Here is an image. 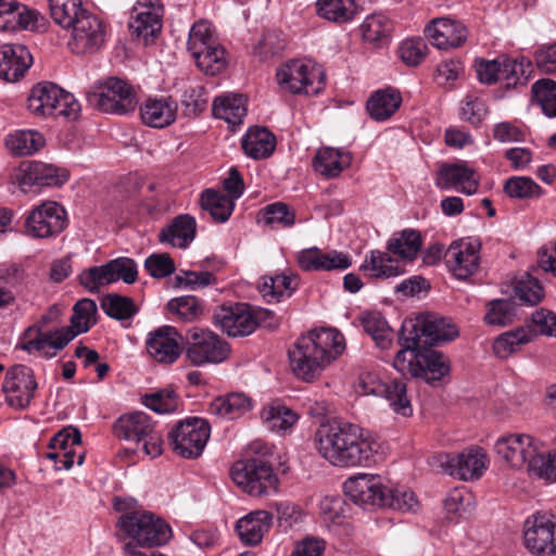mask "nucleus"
Instances as JSON below:
<instances>
[{
  "label": "nucleus",
  "mask_w": 556,
  "mask_h": 556,
  "mask_svg": "<svg viewBox=\"0 0 556 556\" xmlns=\"http://www.w3.org/2000/svg\"><path fill=\"white\" fill-rule=\"evenodd\" d=\"M186 356L195 366L222 363L230 354V345L218 334L200 328L186 332Z\"/></svg>",
  "instance_id": "obj_15"
},
{
  "label": "nucleus",
  "mask_w": 556,
  "mask_h": 556,
  "mask_svg": "<svg viewBox=\"0 0 556 556\" xmlns=\"http://www.w3.org/2000/svg\"><path fill=\"white\" fill-rule=\"evenodd\" d=\"M211 435V426L200 417L179 421L168 433L173 451L182 458L194 459L202 455Z\"/></svg>",
  "instance_id": "obj_13"
},
{
  "label": "nucleus",
  "mask_w": 556,
  "mask_h": 556,
  "mask_svg": "<svg viewBox=\"0 0 556 556\" xmlns=\"http://www.w3.org/2000/svg\"><path fill=\"white\" fill-rule=\"evenodd\" d=\"M344 166L342 153L333 148L319 149L313 160L314 169L327 178L339 176Z\"/></svg>",
  "instance_id": "obj_51"
},
{
  "label": "nucleus",
  "mask_w": 556,
  "mask_h": 556,
  "mask_svg": "<svg viewBox=\"0 0 556 556\" xmlns=\"http://www.w3.org/2000/svg\"><path fill=\"white\" fill-rule=\"evenodd\" d=\"M299 286V276L293 271L282 273L271 277H264V281L260 288L263 296L270 302H279L280 298L287 294L291 296Z\"/></svg>",
  "instance_id": "obj_42"
},
{
  "label": "nucleus",
  "mask_w": 556,
  "mask_h": 556,
  "mask_svg": "<svg viewBox=\"0 0 556 556\" xmlns=\"http://www.w3.org/2000/svg\"><path fill=\"white\" fill-rule=\"evenodd\" d=\"M27 109L37 116H65L76 118L80 104L70 92L52 83L33 87L27 98Z\"/></svg>",
  "instance_id": "obj_9"
},
{
  "label": "nucleus",
  "mask_w": 556,
  "mask_h": 556,
  "mask_svg": "<svg viewBox=\"0 0 556 556\" xmlns=\"http://www.w3.org/2000/svg\"><path fill=\"white\" fill-rule=\"evenodd\" d=\"M43 136L36 130H22L11 135L7 141L9 148L18 155H30L45 146Z\"/></svg>",
  "instance_id": "obj_53"
},
{
  "label": "nucleus",
  "mask_w": 556,
  "mask_h": 556,
  "mask_svg": "<svg viewBox=\"0 0 556 556\" xmlns=\"http://www.w3.org/2000/svg\"><path fill=\"white\" fill-rule=\"evenodd\" d=\"M256 317L252 315V305L236 303L218 306L213 314V321L228 337H247L257 328Z\"/></svg>",
  "instance_id": "obj_19"
},
{
  "label": "nucleus",
  "mask_w": 556,
  "mask_h": 556,
  "mask_svg": "<svg viewBox=\"0 0 556 556\" xmlns=\"http://www.w3.org/2000/svg\"><path fill=\"white\" fill-rule=\"evenodd\" d=\"M514 292L523 304L535 305L544 296V289L538 278L530 273H525L515 281Z\"/></svg>",
  "instance_id": "obj_55"
},
{
  "label": "nucleus",
  "mask_w": 556,
  "mask_h": 556,
  "mask_svg": "<svg viewBox=\"0 0 556 556\" xmlns=\"http://www.w3.org/2000/svg\"><path fill=\"white\" fill-rule=\"evenodd\" d=\"M174 287L186 288L189 290H198L208 286L216 285V276L207 270L194 271V270H180L174 280Z\"/></svg>",
  "instance_id": "obj_62"
},
{
  "label": "nucleus",
  "mask_w": 556,
  "mask_h": 556,
  "mask_svg": "<svg viewBox=\"0 0 556 556\" xmlns=\"http://www.w3.org/2000/svg\"><path fill=\"white\" fill-rule=\"evenodd\" d=\"M345 350L343 334L337 329L323 328L299 338L288 356L293 374L303 381L315 380L324 368Z\"/></svg>",
  "instance_id": "obj_2"
},
{
  "label": "nucleus",
  "mask_w": 556,
  "mask_h": 556,
  "mask_svg": "<svg viewBox=\"0 0 556 556\" xmlns=\"http://www.w3.org/2000/svg\"><path fill=\"white\" fill-rule=\"evenodd\" d=\"M384 486L377 476L358 473L343 483V491L355 504L380 506Z\"/></svg>",
  "instance_id": "obj_27"
},
{
  "label": "nucleus",
  "mask_w": 556,
  "mask_h": 556,
  "mask_svg": "<svg viewBox=\"0 0 556 556\" xmlns=\"http://www.w3.org/2000/svg\"><path fill=\"white\" fill-rule=\"evenodd\" d=\"M163 5L159 0H142L132 10L129 29L131 35L148 46L162 30Z\"/></svg>",
  "instance_id": "obj_21"
},
{
  "label": "nucleus",
  "mask_w": 556,
  "mask_h": 556,
  "mask_svg": "<svg viewBox=\"0 0 556 556\" xmlns=\"http://www.w3.org/2000/svg\"><path fill=\"white\" fill-rule=\"evenodd\" d=\"M67 226V213L55 201H43L34 206L25 219V232L35 239L56 238Z\"/></svg>",
  "instance_id": "obj_14"
},
{
  "label": "nucleus",
  "mask_w": 556,
  "mask_h": 556,
  "mask_svg": "<svg viewBox=\"0 0 556 556\" xmlns=\"http://www.w3.org/2000/svg\"><path fill=\"white\" fill-rule=\"evenodd\" d=\"M252 408V401L244 393L231 392L214 399L208 406L212 415L236 419L243 416Z\"/></svg>",
  "instance_id": "obj_39"
},
{
  "label": "nucleus",
  "mask_w": 556,
  "mask_h": 556,
  "mask_svg": "<svg viewBox=\"0 0 556 556\" xmlns=\"http://www.w3.org/2000/svg\"><path fill=\"white\" fill-rule=\"evenodd\" d=\"M197 223L194 217L182 214L175 217L170 225L163 228L159 235L160 242L170 243L174 247L187 248L194 239Z\"/></svg>",
  "instance_id": "obj_36"
},
{
  "label": "nucleus",
  "mask_w": 556,
  "mask_h": 556,
  "mask_svg": "<svg viewBox=\"0 0 556 556\" xmlns=\"http://www.w3.org/2000/svg\"><path fill=\"white\" fill-rule=\"evenodd\" d=\"M38 383L34 370L23 364L11 366L2 383L5 403L14 409H26L35 397Z\"/></svg>",
  "instance_id": "obj_17"
},
{
  "label": "nucleus",
  "mask_w": 556,
  "mask_h": 556,
  "mask_svg": "<svg viewBox=\"0 0 556 556\" xmlns=\"http://www.w3.org/2000/svg\"><path fill=\"white\" fill-rule=\"evenodd\" d=\"M359 28L365 42L382 48L390 42L393 22L382 13H374L364 20Z\"/></svg>",
  "instance_id": "obj_38"
},
{
  "label": "nucleus",
  "mask_w": 556,
  "mask_h": 556,
  "mask_svg": "<svg viewBox=\"0 0 556 556\" xmlns=\"http://www.w3.org/2000/svg\"><path fill=\"white\" fill-rule=\"evenodd\" d=\"M70 178V173L65 168L56 167L38 161H24L18 166L15 179L23 191H27L34 186L38 187H60Z\"/></svg>",
  "instance_id": "obj_20"
},
{
  "label": "nucleus",
  "mask_w": 556,
  "mask_h": 556,
  "mask_svg": "<svg viewBox=\"0 0 556 556\" xmlns=\"http://www.w3.org/2000/svg\"><path fill=\"white\" fill-rule=\"evenodd\" d=\"M200 205L202 210L210 213L215 222L225 223L232 214L235 201L225 193L206 189L201 193Z\"/></svg>",
  "instance_id": "obj_43"
},
{
  "label": "nucleus",
  "mask_w": 556,
  "mask_h": 556,
  "mask_svg": "<svg viewBox=\"0 0 556 556\" xmlns=\"http://www.w3.org/2000/svg\"><path fill=\"white\" fill-rule=\"evenodd\" d=\"M113 433L119 440L142 442L146 455L156 457L162 454V435L155 429L151 417L143 412L122 415L113 424Z\"/></svg>",
  "instance_id": "obj_11"
},
{
  "label": "nucleus",
  "mask_w": 556,
  "mask_h": 556,
  "mask_svg": "<svg viewBox=\"0 0 556 556\" xmlns=\"http://www.w3.org/2000/svg\"><path fill=\"white\" fill-rule=\"evenodd\" d=\"M276 137L265 127L250 128L242 139L244 153L254 159L269 157L276 149Z\"/></svg>",
  "instance_id": "obj_37"
},
{
  "label": "nucleus",
  "mask_w": 556,
  "mask_h": 556,
  "mask_svg": "<svg viewBox=\"0 0 556 556\" xmlns=\"http://www.w3.org/2000/svg\"><path fill=\"white\" fill-rule=\"evenodd\" d=\"M261 417L267 429L277 433H286L299 418L292 409L279 404L265 406Z\"/></svg>",
  "instance_id": "obj_45"
},
{
  "label": "nucleus",
  "mask_w": 556,
  "mask_h": 556,
  "mask_svg": "<svg viewBox=\"0 0 556 556\" xmlns=\"http://www.w3.org/2000/svg\"><path fill=\"white\" fill-rule=\"evenodd\" d=\"M314 445L324 459L339 468L370 466L378 447L359 426L337 420L317 429Z\"/></svg>",
  "instance_id": "obj_1"
},
{
  "label": "nucleus",
  "mask_w": 556,
  "mask_h": 556,
  "mask_svg": "<svg viewBox=\"0 0 556 556\" xmlns=\"http://www.w3.org/2000/svg\"><path fill=\"white\" fill-rule=\"evenodd\" d=\"M422 245L421 233L416 229H404L395 232L387 243V252L370 251L361 266L362 270L370 271L374 278H391L404 273V264L393 258L390 253L402 260L416 258Z\"/></svg>",
  "instance_id": "obj_4"
},
{
  "label": "nucleus",
  "mask_w": 556,
  "mask_h": 556,
  "mask_svg": "<svg viewBox=\"0 0 556 556\" xmlns=\"http://www.w3.org/2000/svg\"><path fill=\"white\" fill-rule=\"evenodd\" d=\"M425 34L434 47L445 50L460 47L466 41L468 31L458 21L439 17L431 21Z\"/></svg>",
  "instance_id": "obj_28"
},
{
  "label": "nucleus",
  "mask_w": 556,
  "mask_h": 556,
  "mask_svg": "<svg viewBox=\"0 0 556 556\" xmlns=\"http://www.w3.org/2000/svg\"><path fill=\"white\" fill-rule=\"evenodd\" d=\"M167 309L184 321H192L203 312L200 300L193 295H184L169 300Z\"/></svg>",
  "instance_id": "obj_59"
},
{
  "label": "nucleus",
  "mask_w": 556,
  "mask_h": 556,
  "mask_svg": "<svg viewBox=\"0 0 556 556\" xmlns=\"http://www.w3.org/2000/svg\"><path fill=\"white\" fill-rule=\"evenodd\" d=\"M277 80L292 93L317 94L325 87L326 74L320 65L293 60L280 68Z\"/></svg>",
  "instance_id": "obj_16"
},
{
  "label": "nucleus",
  "mask_w": 556,
  "mask_h": 556,
  "mask_svg": "<svg viewBox=\"0 0 556 556\" xmlns=\"http://www.w3.org/2000/svg\"><path fill=\"white\" fill-rule=\"evenodd\" d=\"M359 387L365 395L382 396L388 400L396 414L404 417L412 415L413 409L407 396L406 383L402 379L383 382L378 376L366 374L362 376Z\"/></svg>",
  "instance_id": "obj_18"
},
{
  "label": "nucleus",
  "mask_w": 556,
  "mask_h": 556,
  "mask_svg": "<svg viewBox=\"0 0 556 556\" xmlns=\"http://www.w3.org/2000/svg\"><path fill=\"white\" fill-rule=\"evenodd\" d=\"M260 456L249 457L238 460L231 467V478L233 482L245 493L252 496H265L276 493L279 480L274 472L271 464L265 458L270 454L267 445L256 447Z\"/></svg>",
  "instance_id": "obj_5"
},
{
  "label": "nucleus",
  "mask_w": 556,
  "mask_h": 556,
  "mask_svg": "<svg viewBox=\"0 0 556 556\" xmlns=\"http://www.w3.org/2000/svg\"><path fill=\"white\" fill-rule=\"evenodd\" d=\"M379 507H389L401 511H416L419 503L415 493L405 486H384Z\"/></svg>",
  "instance_id": "obj_50"
},
{
  "label": "nucleus",
  "mask_w": 556,
  "mask_h": 556,
  "mask_svg": "<svg viewBox=\"0 0 556 556\" xmlns=\"http://www.w3.org/2000/svg\"><path fill=\"white\" fill-rule=\"evenodd\" d=\"M418 336V345L432 348L455 340L458 334L457 326L452 319L434 314L422 315L415 320H404L399 337Z\"/></svg>",
  "instance_id": "obj_12"
},
{
  "label": "nucleus",
  "mask_w": 556,
  "mask_h": 556,
  "mask_svg": "<svg viewBox=\"0 0 556 556\" xmlns=\"http://www.w3.org/2000/svg\"><path fill=\"white\" fill-rule=\"evenodd\" d=\"M317 7L321 17L336 23L351 21L357 9L354 0H318Z\"/></svg>",
  "instance_id": "obj_49"
},
{
  "label": "nucleus",
  "mask_w": 556,
  "mask_h": 556,
  "mask_svg": "<svg viewBox=\"0 0 556 556\" xmlns=\"http://www.w3.org/2000/svg\"><path fill=\"white\" fill-rule=\"evenodd\" d=\"M486 454L481 447H471L457 455L445 454L441 467L453 477L469 481L479 479L486 469Z\"/></svg>",
  "instance_id": "obj_24"
},
{
  "label": "nucleus",
  "mask_w": 556,
  "mask_h": 556,
  "mask_svg": "<svg viewBox=\"0 0 556 556\" xmlns=\"http://www.w3.org/2000/svg\"><path fill=\"white\" fill-rule=\"evenodd\" d=\"M529 472L540 479L556 482V450L540 453L538 448L534 458L529 463Z\"/></svg>",
  "instance_id": "obj_63"
},
{
  "label": "nucleus",
  "mask_w": 556,
  "mask_h": 556,
  "mask_svg": "<svg viewBox=\"0 0 556 556\" xmlns=\"http://www.w3.org/2000/svg\"><path fill=\"white\" fill-rule=\"evenodd\" d=\"M296 261L301 269L305 271L344 270L352 265V260L348 254L336 250L325 253L316 247L300 251Z\"/></svg>",
  "instance_id": "obj_30"
},
{
  "label": "nucleus",
  "mask_w": 556,
  "mask_h": 556,
  "mask_svg": "<svg viewBox=\"0 0 556 556\" xmlns=\"http://www.w3.org/2000/svg\"><path fill=\"white\" fill-rule=\"evenodd\" d=\"M401 103V93L393 88H387L374 92L367 101L366 109L371 118L382 122L390 118Z\"/></svg>",
  "instance_id": "obj_40"
},
{
  "label": "nucleus",
  "mask_w": 556,
  "mask_h": 556,
  "mask_svg": "<svg viewBox=\"0 0 556 556\" xmlns=\"http://www.w3.org/2000/svg\"><path fill=\"white\" fill-rule=\"evenodd\" d=\"M538 447L535 439L527 434L502 437L494 445L496 454L509 466L515 468L527 466L528 469Z\"/></svg>",
  "instance_id": "obj_25"
},
{
  "label": "nucleus",
  "mask_w": 556,
  "mask_h": 556,
  "mask_svg": "<svg viewBox=\"0 0 556 556\" xmlns=\"http://www.w3.org/2000/svg\"><path fill=\"white\" fill-rule=\"evenodd\" d=\"M258 222L273 229L289 228L295 223V214L286 203L275 202L260 211Z\"/></svg>",
  "instance_id": "obj_48"
},
{
  "label": "nucleus",
  "mask_w": 556,
  "mask_h": 556,
  "mask_svg": "<svg viewBox=\"0 0 556 556\" xmlns=\"http://www.w3.org/2000/svg\"><path fill=\"white\" fill-rule=\"evenodd\" d=\"M480 243L477 241L454 242L446 251L445 257L450 269L456 278L467 279L479 267Z\"/></svg>",
  "instance_id": "obj_29"
},
{
  "label": "nucleus",
  "mask_w": 556,
  "mask_h": 556,
  "mask_svg": "<svg viewBox=\"0 0 556 556\" xmlns=\"http://www.w3.org/2000/svg\"><path fill=\"white\" fill-rule=\"evenodd\" d=\"M501 79L505 80L506 88L525 85L528 80V68L531 62L526 58L515 60L508 56H501Z\"/></svg>",
  "instance_id": "obj_52"
},
{
  "label": "nucleus",
  "mask_w": 556,
  "mask_h": 556,
  "mask_svg": "<svg viewBox=\"0 0 556 556\" xmlns=\"http://www.w3.org/2000/svg\"><path fill=\"white\" fill-rule=\"evenodd\" d=\"M553 518L547 515H535L527 519L523 543L532 554L556 555V521Z\"/></svg>",
  "instance_id": "obj_22"
},
{
  "label": "nucleus",
  "mask_w": 556,
  "mask_h": 556,
  "mask_svg": "<svg viewBox=\"0 0 556 556\" xmlns=\"http://www.w3.org/2000/svg\"><path fill=\"white\" fill-rule=\"evenodd\" d=\"M361 324L364 331L372 338L378 348L383 350L390 348L393 331L380 313L368 312L364 314Z\"/></svg>",
  "instance_id": "obj_46"
},
{
  "label": "nucleus",
  "mask_w": 556,
  "mask_h": 556,
  "mask_svg": "<svg viewBox=\"0 0 556 556\" xmlns=\"http://www.w3.org/2000/svg\"><path fill=\"white\" fill-rule=\"evenodd\" d=\"M79 283L90 293L100 292L101 288L113 281L110 262L101 266L84 269L78 276Z\"/></svg>",
  "instance_id": "obj_56"
},
{
  "label": "nucleus",
  "mask_w": 556,
  "mask_h": 556,
  "mask_svg": "<svg viewBox=\"0 0 556 556\" xmlns=\"http://www.w3.org/2000/svg\"><path fill=\"white\" fill-rule=\"evenodd\" d=\"M51 17L65 29L75 26L80 17L90 13L83 8L81 0H49Z\"/></svg>",
  "instance_id": "obj_44"
},
{
  "label": "nucleus",
  "mask_w": 556,
  "mask_h": 556,
  "mask_svg": "<svg viewBox=\"0 0 556 556\" xmlns=\"http://www.w3.org/2000/svg\"><path fill=\"white\" fill-rule=\"evenodd\" d=\"M177 103L170 97L149 98L140 106L142 122L153 128H164L175 122Z\"/></svg>",
  "instance_id": "obj_35"
},
{
  "label": "nucleus",
  "mask_w": 556,
  "mask_h": 556,
  "mask_svg": "<svg viewBox=\"0 0 556 556\" xmlns=\"http://www.w3.org/2000/svg\"><path fill=\"white\" fill-rule=\"evenodd\" d=\"M97 304L91 299H81L73 307V315L71 316V325L56 329V337L52 339L48 333L45 337H39L38 340L29 341L25 349L37 350L46 358H52L55 353L46 351V348L54 350H63L75 337L80 333H86L96 324Z\"/></svg>",
  "instance_id": "obj_7"
},
{
  "label": "nucleus",
  "mask_w": 556,
  "mask_h": 556,
  "mask_svg": "<svg viewBox=\"0 0 556 556\" xmlns=\"http://www.w3.org/2000/svg\"><path fill=\"white\" fill-rule=\"evenodd\" d=\"M71 30V39L67 45L75 54L96 52L105 41V26L91 12L80 17V21Z\"/></svg>",
  "instance_id": "obj_23"
},
{
  "label": "nucleus",
  "mask_w": 556,
  "mask_h": 556,
  "mask_svg": "<svg viewBox=\"0 0 556 556\" xmlns=\"http://www.w3.org/2000/svg\"><path fill=\"white\" fill-rule=\"evenodd\" d=\"M31 63V54L23 45H3L0 48V78L5 81L20 80Z\"/></svg>",
  "instance_id": "obj_31"
},
{
  "label": "nucleus",
  "mask_w": 556,
  "mask_h": 556,
  "mask_svg": "<svg viewBox=\"0 0 556 556\" xmlns=\"http://www.w3.org/2000/svg\"><path fill=\"white\" fill-rule=\"evenodd\" d=\"M118 541L129 539L141 547L153 548L166 544L172 538V529L161 517L143 509L132 517L116 521Z\"/></svg>",
  "instance_id": "obj_6"
},
{
  "label": "nucleus",
  "mask_w": 556,
  "mask_h": 556,
  "mask_svg": "<svg viewBox=\"0 0 556 556\" xmlns=\"http://www.w3.org/2000/svg\"><path fill=\"white\" fill-rule=\"evenodd\" d=\"M438 186L444 189L460 187L463 193L471 195L477 192L479 182L473 169L466 163H457L441 166Z\"/></svg>",
  "instance_id": "obj_34"
},
{
  "label": "nucleus",
  "mask_w": 556,
  "mask_h": 556,
  "mask_svg": "<svg viewBox=\"0 0 556 556\" xmlns=\"http://www.w3.org/2000/svg\"><path fill=\"white\" fill-rule=\"evenodd\" d=\"M533 99L541 105L543 113L548 117L556 116V81L542 78L532 85Z\"/></svg>",
  "instance_id": "obj_54"
},
{
  "label": "nucleus",
  "mask_w": 556,
  "mask_h": 556,
  "mask_svg": "<svg viewBox=\"0 0 556 556\" xmlns=\"http://www.w3.org/2000/svg\"><path fill=\"white\" fill-rule=\"evenodd\" d=\"M273 525V515L267 510H254L240 518L236 532L240 541L250 546L260 544Z\"/></svg>",
  "instance_id": "obj_33"
},
{
  "label": "nucleus",
  "mask_w": 556,
  "mask_h": 556,
  "mask_svg": "<svg viewBox=\"0 0 556 556\" xmlns=\"http://www.w3.org/2000/svg\"><path fill=\"white\" fill-rule=\"evenodd\" d=\"M207 102L206 89L201 85L186 89L181 99L184 113L187 116H197L201 114L206 109Z\"/></svg>",
  "instance_id": "obj_64"
},
{
  "label": "nucleus",
  "mask_w": 556,
  "mask_h": 556,
  "mask_svg": "<svg viewBox=\"0 0 556 556\" xmlns=\"http://www.w3.org/2000/svg\"><path fill=\"white\" fill-rule=\"evenodd\" d=\"M531 340L532 330L528 328L521 327L514 331H507L496 338L493 343V352L500 358H507Z\"/></svg>",
  "instance_id": "obj_47"
},
{
  "label": "nucleus",
  "mask_w": 556,
  "mask_h": 556,
  "mask_svg": "<svg viewBox=\"0 0 556 556\" xmlns=\"http://www.w3.org/2000/svg\"><path fill=\"white\" fill-rule=\"evenodd\" d=\"M245 101L242 94L217 97L212 105L213 115L225 119L231 126L240 125L247 114Z\"/></svg>",
  "instance_id": "obj_41"
},
{
  "label": "nucleus",
  "mask_w": 556,
  "mask_h": 556,
  "mask_svg": "<svg viewBox=\"0 0 556 556\" xmlns=\"http://www.w3.org/2000/svg\"><path fill=\"white\" fill-rule=\"evenodd\" d=\"M39 13L16 0H0V30L35 29Z\"/></svg>",
  "instance_id": "obj_32"
},
{
  "label": "nucleus",
  "mask_w": 556,
  "mask_h": 556,
  "mask_svg": "<svg viewBox=\"0 0 556 556\" xmlns=\"http://www.w3.org/2000/svg\"><path fill=\"white\" fill-rule=\"evenodd\" d=\"M104 313L117 320L131 318L137 313V306L132 299L119 294H108L101 301Z\"/></svg>",
  "instance_id": "obj_57"
},
{
  "label": "nucleus",
  "mask_w": 556,
  "mask_h": 556,
  "mask_svg": "<svg viewBox=\"0 0 556 556\" xmlns=\"http://www.w3.org/2000/svg\"><path fill=\"white\" fill-rule=\"evenodd\" d=\"M86 99L89 105L99 111L121 115L132 112L138 103L134 88L117 77L99 81L87 92Z\"/></svg>",
  "instance_id": "obj_10"
},
{
  "label": "nucleus",
  "mask_w": 556,
  "mask_h": 556,
  "mask_svg": "<svg viewBox=\"0 0 556 556\" xmlns=\"http://www.w3.org/2000/svg\"><path fill=\"white\" fill-rule=\"evenodd\" d=\"M401 350L393 359L394 368L402 375L420 378L429 384L441 381L451 371L446 356L422 344L418 345V336L399 337Z\"/></svg>",
  "instance_id": "obj_3"
},
{
  "label": "nucleus",
  "mask_w": 556,
  "mask_h": 556,
  "mask_svg": "<svg viewBox=\"0 0 556 556\" xmlns=\"http://www.w3.org/2000/svg\"><path fill=\"white\" fill-rule=\"evenodd\" d=\"M515 316V303L511 300L497 299L488 303L484 320L489 325L503 327L511 324Z\"/></svg>",
  "instance_id": "obj_58"
},
{
  "label": "nucleus",
  "mask_w": 556,
  "mask_h": 556,
  "mask_svg": "<svg viewBox=\"0 0 556 556\" xmlns=\"http://www.w3.org/2000/svg\"><path fill=\"white\" fill-rule=\"evenodd\" d=\"M181 339L175 327L162 326L149 333L147 351L157 363L173 364L181 354Z\"/></svg>",
  "instance_id": "obj_26"
},
{
  "label": "nucleus",
  "mask_w": 556,
  "mask_h": 556,
  "mask_svg": "<svg viewBox=\"0 0 556 556\" xmlns=\"http://www.w3.org/2000/svg\"><path fill=\"white\" fill-rule=\"evenodd\" d=\"M505 193L514 199H532L542 194L541 187L530 177H510L504 185Z\"/></svg>",
  "instance_id": "obj_60"
},
{
  "label": "nucleus",
  "mask_w": 556,
  "mask_h": 556,
  "mask_svg": "<svg viewBox=\"0 0 556 556\" xmlns=\"http://www.w3.org/2000/svg\"><path fill=\"white\" fill-rule=\"evenodd\" d=\"M187 48L197 66L206 75L215 76L227 66L226 50L217 42L212 26L206 21L192 25Z\"/></svg>",
  "instance_id": "obj_8"
},
{
  "label": "nucleus",
  "mask_w": 556,
  "mask_h": 556,
  "mask_svg": "<svg viewBox=\"0 0 556 556\" xmlns=\"http://www.w3.org/2000/svg\"><path fill=\"white\" fill-rule=\"evenodd\" d=\"M488 112L484 100L473 94H467L460 102V119L476 128L481 125Z\"/></svg>",
  "instance_id": "obj_61"
}]
</instances>
